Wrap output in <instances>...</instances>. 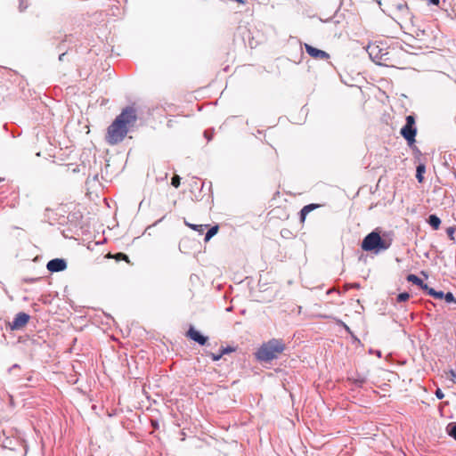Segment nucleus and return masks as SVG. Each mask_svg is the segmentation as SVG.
<instances>
[{
  "mask_svg": "<svg viewBox=\"0 0 456 456\" xmlns=\"http://www.w3.org/2000/svg\"><path fill=\"white\" fill-rule=\"evenodd\" d=\"M137 119L136 111L133 107L125 108L107 129L106 141L115 145L126 137L128 126H133Z\"/></svg>",
  "mask_w": 456,
  "mask_h": 456,
  "instance_id": "obj_1",
  "label": "nucleus"
},
{
  "mask_svg": "<svg viewBox=\"0 0 456 456\" xmlns=\"http://www.w3.org/2000/svg\"><path fill=\"white\" fill-rule=\"evenodd\" d=\"M285 349L286 345L282 339L272 338L267 342L263 343L256 352L255 355L258 361L271 362L277 359Z\"/></svg>",
  "mask_w": 456,
  "mask_h": 456,
  "instance_id": "obj_2",
  "label": "nucleus"
},
{
  "mask_svg": "<svg viewBox=\"0 0 456 456\" xmlns=\"http://www.w3.org/2000/svg\"><path fill=\"white\" fill-rule=\"evenodd\" d=\"M389 244L386 243L376 232L369 233L362 242V248L365 251H372L374 249H387Z\"/></svg>",
  "mask_w": 456,
  "mask_h": 456,
  "instance_id": "obj_3",
  "label": "nucleus"
},
{
  "mask_svg": "<svg viewBox=\"0 0 456 456\" xmlns=\"http://www.w3.org/2000/svg\"><path fill=\"white\" fill-rule=\"evenodd\" d=\"M415 118L413 116L409 115L406 117V124L401 129L402 136L408 142L409 144H412L415 142V136L417 130L414 127Z\"/></svg>",
  "mask_w": 456,
  "mask_h": 456,
  "instance_id": "obj_4",
  "label": "nucleus"
},
{
  "mask_svg": "<svg viewBox=\"0 0 456 456\" xmlns=\"http://www.w3.org/2000/svg\"><path fill=\"white\" fill-rule=\"evenodd\" d=\"M29 321V315L25 313H19L12 323H10V329L12 330L22 329L27 325Z\"/></svg>",
  "mask_w": 456,
  "mask_h": 456,
  "instance_id": "obj_5",
  "label": "nucleus"
},
{
  "mask_svg": "<svg viewBox=\"0 0 456 456\" xmlns=\"http://www.w3.org/2000/svg\"><path fill=\"white\" fill-rule=\"evenodd\" d=\"M305 49L306 53L314 59L316 60H328L330 58V54L325 51L317 49L308 44H305Z\"/></svg>",
  "mask_w": 456,
  "mask_h": 456,
  "instance_id": "obj_6",
  "label": "nucleus"
},
{
  "mask_svg": "<svg viewBox=\"0 0 456 456\" xmlns=\"http://www.w3.org/2000/svg\"><path fill=\"white\" fill-rule=\"evenodd\" d=\"M46 267L51 273L61 272L67 268V263L64 259L54 258L47 263Z\"/></svg>",
  "mask_w": 456,
  "mask_h": 456,
  "instance_id": "obj_7",
  "label": "nucleus"
},
{
  "mask_svg": "<svg viewBox=\"0 0 456 456\" xmlns=\"http://www.w3.org/2000/svg\"><path fill=\"white\" fill-rule=\"evenodd\" d=\"M186 336L200 345H205L208 338L202 336L199 331H197L193 327H191L187 331Z\"/></svg>",
  "mask_w": 456,
  "mask_h": 456,
  "instance_id": "obj_8",
  "label": "nucleus"
},
{
  "mask_svg": "<svg viewBox=\"0 0 456 456\" xmlns=\"http://www.w3.org/2000/svg\"><path fill=\"white\" fill-rule=\"evenodd\" d=\"M320 205L318 204H309L305 206L301 211H300V221L301 223H304L305 220L306 216L313 210L318 208Z\"/></svg>",
  "mask_w": 456,
  "mask_h": 456,
  "instance_id": "obj_9",
  "label": "nucleus"
},
{
  "mask_svg": "<svg viewBox=\"0 0 456 456\" xmlns=\"http://www.w3.org/2000/svg\"><path fill=\"white\" fill-rule=\"evenodd\" d=\"M407 281L412 282L415 285L419 286L422 289H428V286L423 282L421 279H419L415 274H409L407 276Z\"/></svg>",
  "mask_w": 456,
  "mask_h": 456,
  "instance_id": "obj_10",
  "label": "nucleus"
},
{
  "mask_svg": "<svg viewBox=\"0 0 456 456\" xmlns=\"http://www.w3.org/2000/svg\"><path fill=\"white\" fill-rule=\"evenodd\" d=\"M428 224L433 227L434 230H438L441 224V220L437 216L430 215L428 217Z\"/></svg>",
  "mask_w": 456,
  "mask_h": 456,
  "instance_id": "obj_11",
  "label": "nucleus"
},
{
  "mask_svg": "<svg viewBox=\"0 0 456 456\" xmlns=\"http://www.w3.org/2000/svg\"><path fill=\"white\" fill-rule=\"evenodd\" d=\"M425 171H426L425 165L420 164V165H419L417 167L416 178H417L419 183H422L423 182V180H424L423 174L425 173Z\"/></svg>",
  "mask_w": 456,
  "mask_h": 456,
  "instance_id": "obj_12",
  "label": "nucleus"
},
{
  "mask_svg": "<svg viewBox=\"0 0 456 456\" xmlns=\"http://www.w3.org/2000/svg\"><path fill=\"white\" fill-rule=\"evenodd\" d=\"M219 230V226L218 225H215L213 227H211L206 233L205 235V241H208L214 235H216L217 233Z\"/></svg>",
  "mask_w": 456,
  "mask_h": 456,
  "instance_id": "obj_13",
  "label": "nucleus"
},
{
  "mask_svg": "<svg viewBox=\"0 0 456 456\" xmlns=\"http://www.w3.org/2000/svg\"><path fill=\"white\" fill-rule=\"evenodd\" d=\"M447 433L456 440V422H452L447 426Z\"/></svg>",
  "mask_w": 456,
  "mask_h": 456,
  "instance_id": "obj_14",
  "label": "nucleus"
},
{
  "mask_svg": "<svg viewBox=\"0 0 456 456\" xmlns=\"http://www.w3.org/2000/svg\"><path fill=\"white\" fill-rule=\"evenodd\" d=\"M409 298H410V294L407 292H403V293H400L399 295H397L395 300L397 303H402V302L407 301Z\"/></svg>",
  "mask_w": 456,
  "mask_h": 456,
  "instance_id": "obj_15",
  "label": "nucleus"
},
{
  "mask_svg": "<svg viewBox=\"0 0 456 456\" xmlns=\"http://www.w3.org/2000/svg\"><path fill=\"white\" fill-rule=\"evenodd\" d=\"M348 380L352 381L354 384H355L358 387H362L365 383V381H366L365 378H362H362H358V379H352V378H350V379H348Z\"/></svg>",
  "mask_w": 456,
  "mask_h": 456,
  "instance_id": "obj_16",
  "label": "nucleus"
},
{
  "mask_svg": "<svg viewBox=\"0 0 456 456\" xmlns=\"http://www.w3.org/2000/svg\"><path fill=\"white\" fill-rule=\"evenodd\" d=\"M180 176L177 175H175L172 179H171V184L175 187V188H178L180 186Z\"/></svg>",
  "mask_w": 456,
  "mask_h": 456,
  "instance_id": "obj_17",
  "label": "nucleus"
},
{
  "mask_svg": "<svg viewBox=\"0 0 456 456\" xmlns=\"http://www.w3.org/2000/svg\"><path fill=\"white\" fill-rule=\"evenodd\" d=\"M444 297L445 301L448 303H452V302L456 303L454 296L452 292H448L445 295L444 294Z\"/></svg>",
  "mask_w": 456,
  "mask_h": 456,
  "instance_id": "obj_18",
  "label": "nucleus"
},
{
  "mask_svg": "<svg viewBox=\"0 0 456 456\" xmlns=\"http://www.w3.org/2000/svg\"><path fill=\"white\" fill-rule=\"evenodd\" d=\"M455 228L451 226L446 229V233L451 240H454Z\"/></svg>",
  "mask_w": 456,
  "mask_h": 456,
  "instance_id": "obj_19",
  "label": "nucleus"
},
{
  "mask_svg": "<svg viewBox=\"0 0 456 456\" xmlns=\"http://www.w3.org/2000/svg\"><path fill=\"white\" fill-rule=\"evenodd\" d=\"M190 226L195 230V231H198L200 232H204V229L206 227V225H203V224H190Z\"/></svg>",
  "mask_w": 456,
  "mask_h": 456,
  "instance_id": "obj_20",
  "label": "nucleus"
},
{
  "mask_svg": "<svg viewBox=\"0 0 456 456\" xmlns=\"http://www.w3.org/2000/svg\"><path fill=\"white\" fill-rule=\"evenodd\" d=\"M115 258H116L117 260H120V259H122V260H125V261H126V262H129V260H128V256H127L126 254H124V253H118V254L115 256Z\"/></svg>",
  "mask_w": 456,
  "mask_h": 456,
  "instance_id": "obj_21",
  "label": "nucleus"
},
{
  "mask_svg": "<svg viewBox=\"0 0 456 456\" xmlns=\"http://www.w3.org/2000/svg\"><path fill=\"white\" fill-rule=\"evenodd\" d=\"M233 351H235V349L233 347L227 346V347H223L220 352L224 355L225 354L232 353Z\"/></svg>",
  "mask_w": 456,
  "mask_h": 456,
  "instance_id": "obj_22",
  "label": "nucleus"
},
{
  "mask_svg": "<svg viewBox=\"0 0 456 456\" xmlns=\"http://www.w3.org/2000/svg\"><path fill=\"white\" fill-rule=\"evenodd\" d=\"M210 356L212 358L213 361H218L221 359V357L223 356V354H221V352L219 354H210Z\"/></svg>",
  "mask_w": 456,
  "mask_h": 456,
  "instance_id": "obj_23",
  "label": "nucleus"
},
{
  "mask_svg": "<svg viewBox=\"0 0 456 456\" xmlns=\"http://www.w3.org/2000/svg\"><path fill=\"white\" fill-rule=\"evenodd\" d=\"M436 396L438 399H443L444 397V394L442 392V390L440 388H437L436 391Z\"/></svg>",
  "mask_w": 456,
  "mask_h": 456,
  "instance_id": "obj_24",
  "label": "nucleus"
},
{
  "mask_svg": "<svg viewBox=\"0 0 456 456\" xmlns=\"http://www.w3.org/2000/svg\"><path fill=\"white\" fill-rule=\"evenodd\" d=\"M435 298L442 299L444 297V292L443 291H436L435 294Z\"/></svg>",
  "mask_w": 456,
  "mask_h": 456,
  "instance_id": "obj_25",
  "label": "nucleus"
},
{
  "mask_svg": "<svg viewBox=\"0 0 456 456\" xmlns=\"http://www.w3.org/2000/svg\"><path fill=\"white\" fill-rule=\"evenodd\" d=\"M449 374H450V377H451L452 380L453 382H455V379H456V373H455V371H454L453 370H451L449 371Z\"/></svg>",
  "mask_w": 456,
  "mask_h": 456,
  "instance_id": "obj_26",
  "label": "nucleus"
},
{
  "mask_svg": "<svg viewBox=\"0 0 456 456\" xmlns=\"http://www.w3.org/2000/svg\"><path fill=\"white\" fill-rule=\"evenodd\" d=\"M426 290L430 296L435 297L436 291L434 289L428 287V289H427Z\"/></svg>",
  "mask_w": 456,
  "mask_h": 456,
  "instance_id": "obj_27",
  "label": "nucleus"
},
{
  "mask_svg": "<svg viewBox=\"0 0 456 456\" xmlns=\"http://www.w3.org/2000/svg\"><path fill=\"white\" fill-rule=\"evenodd\" d=\"M430 4H434V5H438L439 4V0H429Z\"/></svg>",
  "mask_w": 456,
  "mask_h": 456,
  "instance_id": "obj_28",
  "label": "nucleus"
},
{
  "mask_svg": "<svg viewBox=\"0 0 456 456\" xmlns=\"http://www.w3.org/2000/svg\"><path fill=\"white\" fill-rule=\"evenodd\" d=\"M352 286H353L354 288H357V289L360 287V285H359L358 283H355V284H354V285H352Z\"/></svg>",
  "mask_w": 456,
  "mask_h": 456,
  "instance_id": "obj_29",
  "label": "nucleus"
},
{
  "mask_svg": "<svg viewBox=\"0 0 456 456\" xmlns=\"http://www.w3.org/2000/svg\"><path fill=\"white\" fill-rule=\"evenodd\" d=\"M341 323L343 324V326H344L347 330H349L348 326H346V325L345 323H343V322H341Z\"/></svg>",
  "mask_w": 456,
  "mask_h": 456,
  "instance_id": "obj_30",
  "label": "nucleus"
},
{
  "mask_svg": "<svg viewBox=\"0 0 456 456\" xmlns=\"http://www.w3.org/2000/svg\"><path fill=\"white\" fill-rule=\"evenodd\" d=\"M454 177L456 178V172L454 173Z\"/></svg>",
  "mask_w": 456,
  "mask_h": 456,
  "instance_id": "obj_31",
  "label": "nucleus"
}]
</instances>
